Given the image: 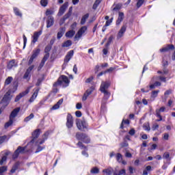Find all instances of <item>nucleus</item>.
Here are the masks:
<instances>
[{
	"label": "nucleus",
	"mask_w": 175,
	"mask_h": 175,
	"mask_svg": "<svg viewBox=\"0 0 175 175\" xmlns=\"http://www.w3.org/2000/svg\"><path fill=\"white\" fill-rule=\"evenodd\" d=\"M76 125L79 131H81L82 132H85V131L88 129V124L84 119L82 120L80 119H77Z\"/></svg>",
	"instance_id": "nucleus-2"
},
{
	"label": "nucleus",
	"mask_w": 175,
	"mask_h": 175,
	"mask_svg": "<svg viewBox=\"0 0 175 175\" xmlns=\"http://www.w3.org/2000/svg\"><path fill=\"white\" fill-rule=\"evenodd\" d=\"M158 128H159V125L158 124H153V126H152V129L153 131H156V129H158Z\"/></svg>",
	"instance_id": "nucleus-62"
},
{
	"label": "nucleus",
	"mask_w": 175,
	"mask_h": 175,
	"mask_svg": "<svg viewBox=\"0 0 175 175\" xmlns=\"http://www.w3.org/2000/svg\"><path fill=\"white\" fill-rule=\"evenodd\" d=\"M100 92L104 94V98L105 99H108L109 98H110L111 93H110V92H109V90H107V89L100 88Z\"/></svg>",
	"instance_id": "nucleus-19"
},
{
	"label": "nucleus",
	"mask_w": 175,
	"mask_h": 175,
	"mask_svg": "<svg viewBox=\"0 0 175 175\" xmlns=\"http://www.w3.org/2000/svg\"><path fill=\"white\" fill-rule=\"evenodd\" d=\"M143 128L144 131H148V132H150V131H151V128L150 127V125L144 124Z\"/></svg>",
	"instance_id": "nucleus-54"
},
{
	"label": "nucleus",
	"mask_w": 175,
	"mask_h": 175,
	"mask_svg": "<svg viewBox=\"0 0 175 175\" xmlns=\"http://www.w3.org/2000/svg\"><path fill=\"white\" fill-rule=\"evenodd\" d=\"M38 94H39V89H37L34 91L31 97L29 100V103H32V102H33L36 99V98H38Z\"/></svg>",
	"instance_id": "nucleus-20"
},
{
	"label": "nucleus",
	"mask_w": 175,
	"mask_h": 175,
	"mask_svg": "<svg viewBox=\"0 0 175 175\" xmlns=\"http://www.w3.org/2000/svg\"><path fill=\"white\" fill-rule=\"evenodd\" d=\"M143 3H144V0H137V8H140Z\"/></svg>",
	"instance_id": "nucleus-49"
},
{
	"label": "nucleus",
	"mask_w": 175,
	"mask_h": 175,
	"mask_svg": "<svg viewBox=\"0 0 175 175\" xmlns=\"http://www.w3.org/2000/svg\"><path fill=\"white\" fill-rule=\"evenodd\" d=\"M115 38L114 36L111 35L109 36V38H108L107 42L105 44V47H109V46H110V44H111V43H113V40H114Z\"/></svg>",
	"instance_id": "nucleus-25"
},
{
	"label": "nucleus",
	"mask_w": 175,
	"mask_h": 175,
	"mask_svg": "<svg viewBox=\"0 0 175 175\" xmlns=\"http://www.w3.org/2000/svg\"><path fill=\"white\" fill-rule=\"evenodd\" d=\"M75 33H76V31L75 30H70L66 33V38H73V36H75Z\"/></svg>",
	"instance_id": "nucleus-26"
},
{
	"label": "nucleus",
	"mask_w": 175,
	"mask_h": 175,
	"mask_svg": "<svg viewBox=\"0 0 175 175\" xmlns=\"http://www.w3.org/2000/svg\"><path fill=\"white\" fill-rule=\"evenodd\" d=\"M73 54H75V51L73 50H71L68 52L66 54L65 58H64V64H68L70 59H72V57H73Z\"/></svg>",
	"instance_id": "nucleus-11"
},
{
	"label": "nucleus",
	"mask_w": 175,
	"mask_h": 175,
	"mask_svg": "<svg viewBox=\"0 0 175 175\" xmlns=\"http://www.w3.org/2000/svg\"><path fill=\"white\" fill-rule=\"evenodd\" d=\"M110 84L111 83L109 81L102 82L100 88H109Z\"/></svg>",
	"instance_id": "nucleus-32"
},
{
	"label": "nucleus",
	"mask_w": 175,
	"mask_h": 175,
	"mask_svg": "<svg viewBox=\"0 0 175 175\" xmlns=\"http://www.w3.org/2000/svg\"><path fill=\"white\" fill-rule=\"evenodd\" d=\"M9 154H10V152H6L5 153V156H3L1 158V160L0 161V165H3V162H6V159H8V155H9Z\"/></svg>",
	"instance_id": "nucleus-30"
},
{
	"label": "nucleus",
	"mask_w": 175,
	"mask_h": 175,
	"mask_svg": "<svg viewBox=\"0 0 175 175\" xmlns=\"http://www.w3.org/2000/svg\"><path fill=\"white\" fill-rule=\"evenodd\" d=\"M87 29H88L87 26L81 27L76 33L75 39H77V40H79V39H80V38H81V36H83V35L87 32Z\"/></svg>",
	"instance_id": "nucleus-5"
},
{
	"label": "nucleus",
	"mask_w": 175,
	"mask_h": 175,
	"mask_svg": "<svg viewBox=\"0 0 175 175\" xmlns=\"http://www.w3.org/2000/svg\"><path fill=\"white\" fill-rule=\"evenodd\" d=\"M46 16H51V14H54V11L53 10L48 9L45 12Z\"/></svg>",
	"instance_id": "nucleus-48"
},
{
	"label": "nucleus",
	"mask_w": 175,
	"mask_h": 175,
	"mask_svg": "<svg viewBox=\"0 0 175 175\" xmlns=\"http://www.w3.org/2000/svg\"><path fill=\"white\" fill-rule=\"evenodd\" d=\"M13 124V119L10 118V120L5 124V128L8 129L10 125Z\"/></svg>",
	"instance_id": "nucleus-43"
},
{
	"label": "nucleus",
	"mask_w": 175,
	"mask_h": 175,
	"mask_svg": "<svg viewBox=\"0 0 175 175\" xmlns=\"http://www.w3.org/2000/svg\"><path fill=\"white\" fill-rule=\"evenodd\" d=\"M12 81H13V77H8L5 81V85H9V84H10L12 83Z\"/></svg>",
	"instance_id": "nucleus-39"
},
{
	"label": "nucleus",
	"mask_w": 175,
	"mask_h": 175,
	"mask_svg": "<svg viewBox=\"0 0 175 175\" xmlns=\"http://www.w3.org/2000/svg\"><path fill=\"white\" fill-rule=\"evenodd\" d=\"M103 173H106L107 175H111L113 173V168H107L103 170Z\"/></svg>",
	"instance_id": "nucleus-34"
},
{
	"label": "nucleus",
	"mask_w": 175,
	"mask_h": 175,
	"mask_svg": "<svg viewBox=\"0 0 175 175\" xmlns=\"http://www.w3.org/2000/svg\"><path fill=\"white\" fill-rule=\"evenodd\" d=\"M77 146H78L81 150H85L81 152V154L84 157H86V158H88V152H87V151H88V148H87V146H84V144H83V142H79L77 144Z\"/></svg>",
	"instance_id": "nucleus-7"
},
{
	"label": "nucleus",
	"mask_w": 175,
	"mask_h": 175,
	"mask_svg": "<svg viewBox=\"0 0 175 175\" xmlns=\"http://www.w3.org/2000/svg\"><path fill=\"white\" fill-rule=\"evenodd\" d=\"M126 31V25H124L118 33L117 39H121L124 36V33Z\"/></svg>",
	"instance_id": "nucleus-10"
},
{
	"label": "nucleus",
	"mask_w": 175,
	"mask_h": 175,
	"mask_svg": "<svg viewBox=\"0 0 175 175\" xmlns=\"http://www.w3.org/2000/svg\"><path fill=\"white\" fill-rule=\"evenodd\" d=\"M33 117H35V115H33V113H31L29 116L25 118L24 120L25 122H28L29 121H31V120H32Z\"/></svg>",
	"instance_id": "nucleus-38"
},
{
	"label": "nucleus",
	"mask_w": 175,
	"mask_h": 175,
	"mask_svg": "<svg viewBox=\"0 0 175 175\" xmlns=\"http://www.w3.org/2000/svg\"><path fill=\"white\" fill-rule=\"evenodd\" d=\"M27 148V146L23 147V146H18L17 149L14 151L12 159H17L18 158V156L20 154H25V150Z\"/></svg>",
	"instance_id": "nucleus-4"
},
{
	"label": "nucleus",
	"mask_w": 175,
	"mask_h": 175,
	"mask_svg": "<svg viewBox=\"0 0 175 175\" xmlns=\"http://www.w3.org/2000/svg\"><path fill=\"white\" fill-rule=\"evenodd\" d=\"M64 33H65V27H62L59 31L57 33V39H60L62 36H64Z\"/></svg>",
	"instance_id": "nucleus-29"
},
{
	"label": "nucleus",
	"mask_w": 175,
	"mask_h": 175,
	"mask_svg": "<svg viewBox=\"0 0 175 175\" xmlns=\"http://www.w3.org/2000/svg\"><path fill=\"white\" fill-rule=\"evenodd\" d=\"M93 91L94 90L92 89H88L83 96L82 100L83 102L87 100V98L88 96H90V95H91V94H92Z\"/></svg>",
	"instance_id": "nucleus-18"
},
{
	"label": "nucleus",
	"mask_w": 175,
	"mask_h": 175,
	"mask_svg": "<svg viewBox=\"0 0 175 175\" xmlns=\"http://www.w3.org/2000/svg\"><path fill=\"white\" fill-rule=\"evenodd\" d=\"M116 161H118L119 163H121V162H122V154H121L120 153H118L116 154Z\"/></svg>",
	"instance_id": "nucleus-40"
},
{
	"label": "nucleus",
	"mask_w": 175,
	"mask_h": 175,
	"mask_svg": "<svg viewBox=\"0 0 175 175\" xmlns=\"http://www.w3.org/2000/svg\"><path fill=\"white\" fill-rule=\"evenodd\" d=\"M49 4V0H41L40 5H42L44 8H46Z\"/></svg>",
	"instance_id": "nucleus-47"
},
{
	"label": "nucleus",
	"mask_w": 175,
	"mask_h": 175,
	"mask_svg": "<svg viewBox=\"0 0 175 175\" xmlns=\"http://www.w3.org/2000/svg\"><path fill=\"white\" fill-rule=\"evenodd\" d=\"M66 125L68 129L73 128V116L70 113H68L66 117Z\"/></svg>",
	"instance_id": "nucleus-8"
},
{
	"label": "nucleus",
	"mask_w": 175,
	"mask_h": 175,
	"mask_svg": "<svg viewBox=\"0 0 175 175\" xmlns=\"http://www.w3.org/2000/svg\"><path fill=\"white\" fill-rule=\"evenodd\" d=\"M44 64H46V62H44L43 60H42L38 66V70H40L42 69V68H43V66H44Z\"/></svg>",
	"instance_id": "nucleus-53"
},
{
	"label": "nucleus",
	"mask_w": 175,
	"mask_h": 175,
	"mask_svg": "<svg viewBox=\"0 0 175 175\" xmlns=\"http://www.w3.org/2000/svg\"><path fill=\"white\" fill-rule=\"evenodd\" d=\"M91 173H92L93 174H98V173H99V168L94 167L91 170Z\"/></svg>",
	"instance_id": "nucleus-44"
},
{
	"label": "nucleus",
	"mask_w": 175,
	"mask_h": 175,
	"mask_svg": "<svg viewBox=\"0 0 175 175\" xmlns=\"http://www.w3.org/2000/svg\"><path fill=\"white\" fill-rule=\"evenodd\" d=\"M112 22H113V18H111L110 21H107L105 23V27H109V25H110Z\"/></svg>",
	"instance_id": "nucleus-58"
},
{
	"label": "nucleus",
	"mask_w": 175,
	"mask_h": 175,
	"mask_svg": "<svg viewBox=\"0 0 175 175\" xmlns=\"http://www.w3.org/2000/svg\"><path fill=\"white\" fill-rule=\"evenodd\" d=\"M43 148H44V147H42L40 146H38L37 148V150L36 151V152H40V151H42L43 150Z\"/></svg>",
	"instance_id": "nucleus-63"
},
{
	"label": "nucleus",
	"mask_w": 175,
	"mask_h": 175,
	"mask_svg": "<svg viewBox=\"0 0 175 175\" xmlns=\"http://www.w3.org/2000/svg\"><path fill=\"white\" fill-rule=\"evenodd\" d=\"M69 83H70V81H69L68 77L66 75H61L58 78L57 81L53 84V87H68Z\"/></svg>",
	"instance_id": "nucleus-1"
},
{
	"label": "nucleus",
	"mask_w": 175,
	"mask_h": 175,
	"mask_svg": "<svg viewBox=\"0 0 175 175\" xmlns=\"http://www.w3.org/2000/svg\"><path fill=\"white\" fill-rule=\"evenodd\" d=\"M7 137H8L6 135L1 136L0 137V144H2V143H3V142H5V140H6Z\"/></svg>",
	"instance_id": "nucleus-55"
},
{
	"label": "nucleus",
	"mask_w": 175,
	"mask_h": 175,
	"mask_svg": "<svg viewBox=\"0 0 175 175\" xmlns=\"http://www.w3.org/2000/svg\"><path fill=\"white\" fill-rule=\"evenodd\" d=\"M88 17H90L89 14H86L82 17V18L81 20V25H84L85 24V21H87V20L88 19Z\"/></svg>",
	"instance_id": "nucleus-28"
},
{
	"label": "nucleus",
	"mask_w": 175,
	"mask_h": 175,
	"mask_svg": "<svg viewBox=\"0 0 175 175\" xmlns=\"http://www.w3.org/2000/svg\"><path fill=\"white\" fill-rule=\"evenodd\" d=\"M120 146V150H121V148H124V147H128V146H129V144H128V142H126V140L124 139V141L122 143H121Z\"/></svg>",
	"instance_id": "nucleus-41"
},
{
	"label": "nucleus",
	"mask_w": 175,
	"mask_h": 175,
	"mask_svg": "<svg viewBox=\"0 0 175 175\" xmlns=\"http://www.w3.org/2000/svg\"><path fill=\"white\" fill-rule=\"evenodd\" d=\"M158 94H159V90H154L152 92L151 98H157L158 96Z\"/></svg>",
	"instance_id": "nucleus-42"
},
{
	"label": "nucleus",
	"mask_w": 175,
	"mask_h": 175,
	"mask_svg": "<svg viewBox=\"0 0 175 175\" xmlns=\"http://www.w3.org/2000/svg\"><path fill=\"white\" fill-rule=\"evenodd\" d=\"M76 138L77 139V140H81L82 142H83V143H85L86 144H88V143H90V138H88V135L83 133H77Z\"/></svg>",
	"instance_id": "nucleus-3"
},
{
	"label": "nucleus",
	"mask_w": 175,
	"mask_h": 175,
	"mask_svg": "<svg viewBox=\"0 0 175 175\" xmlns=\"http://www.w3.org/2000/svg\"><path fill=\"white\" fill-rule=\"evenodd\" d=\"M122 5L121 4H117L113 9V11L117 12L121 9Z\"/></svg>",
	"instance_id": "nucleus-50"
},
{
	"label": "nucleus",
	"mask_w": 175,
	"mask_h": 175,
	"mask_svg": "<svg viewBox=\"0 0 175 175\" xmlns=\"http://www.w3.org/2000/svg\"><path fill=\"white\" fill-rule=\"evenodd\" d=\"M13 9L14 14H16L18 17H23V14L21 13V12H20V10L18 8L14 7Z\"/></svg>",
	"instance_id": "nucleus-27"
},
{
	"label": "nucleus",
	"mask_w": 175,
	"mask_h": 175,
	"mask_svg": "<svg viewBox=\"0 0 175 175\" xmlns=\"http://www.w3.org/2000/svg\"><path fill=\"white\" fill-rule=\"evenodd\" d=\"M83 107V105H81V103H78L76 105V109H77V110H80V109H81Z\"/></svg>",
	"instance_id": "nucleus-59"
},
{
	"label": "nucleus",
	"mask_w": 175,
	"mask_h": 175,
	"mask_svg": "<svg viewBox=\"0 0 175 175\" xmlns=\"http://www.w3.org/2000/svg\"><path fill=\"white\" fill-rule=\"evenodd\" d=\"M16 66V62L14 60L10 61L8 64V68L12 69V68Z\"/></svg>",
	"instance_id": "nucleus-36"
},
{
	"label": "nucleus",
	"mask_w": 175,
	"mask_h": 175,
	"mask_svg": "<svg viewBox=\"0 0 175 175\" xmlns=\"http://www.w3.org/2000/svg\"><path fill=\"white\" fill-rule=\"evenodd\" d=\"M71 16L72 14H70V12H68L67 14H66L62 19V23H65V21H66V20H68V18H69V17H70Z\"/></svg>",
	"instance_id": "nucleus-37"
},
{
	"label": "nucleus",
	"mask_w": 175,
	"mask_h": 175,
	"mask_svg": "<svg viewBox=\"0 0 175 175\" xmlns=\"http://www.w3.org/2000/svg\"><path fill=\"white\" fill-rule=\"evenodd\" d=\"M27 45V37L25 35H23V49H25V46Z\"/></svg>",
	"instance_id": "nucleus-57"
},
{
	"label": "nucleus",
	"mask_w": 175,
	"mask_h": 175,
	"mask_svg": "<svg viewBox=\"0 0 175 175\" xmlns=\"http://www.w3.org/2000/svg\"><path fill=\"white\" fill-rule=\"evenodd\" d=\"M76 27H77V23L74 22V23L70 25L71 30L74 31V29H76Z\"/></svg>",
	"instance_id": "nucleus-56"
},
{
	"label": "nucleus",
	"mask_w": 175,
	"mask_h": 175,
	"mask_svg": "<svg viewBox=\"0 0 175 175\" xmlns=\"http://www.w3.org/2000/svg\"><path fill=\"white\" fill-rule=\"evenodd\" d=\"M29 93V90L27 89L25 91L22 92L18 96H16V97L15 98L14 101L15 102H18V100H20V99H21V98H23V96H25V95H27Z\"/></svg>",
	"instance_id": "nucleus-14"
},
{
	"label": "nucleus",
	"mask_w": 175,
	"mask_h": 175,
	"mask_svg": "<svg viewBox=\"0 0 175 175\" xmlns=\"http://www.w3.org/2000/svg\"><path fill=\"white\" fill-rule=\"evenodd\" d=\"M53 25H54V17L49 16L46 21V28H50L53 27Z\"/></svg>",
	"instance_id": "nucleus-17"
},
{
	"label": "nucleus",
	"mask_w": 175,
	"mask_h": 175,
	"mask_svg": "<svg viewBox=\"0 0 175 175\" xmlns=\"http://www.w3.org/2000/svg\"><path fill=\"white\" fill-rule=\"evenodd\" d=\"M20 166V163L19 162H16L14 164V165L12 166V168L10 170V173H12L13 174V173H16V170H17V169H18V167Z\"/></svg>",
	"instance_id": "nucleus-24"
},
{
	"label": "nucleus",
	"mask_w": 175,
	"mask_h": 175,
	"mask_svg": "<svg viewBox=\"0 0 175 175\" xmlns=\"http://www.w3.org/2000/svg\"><path fill=\"white\" fill-rule=\"evenodd\" d=\"M50 135V131H46L42 135V139L39 142V144H43L47 139H49V136Z\"/></svg>",
	"instance_id": "nucleus-21"
},
{
	"label": "nucleus",
	"mask_w": 175,
	"mask_h": 175,
	"mask_svg": "<svg viewBox=\"0 0 175 175\" xmlns=\"http://www.w3.org/2000/svg\"><path fill=\"white\" fill-rule=\"evenodd\" d=\"M12 99V91L8 90L4 95L2 102H9Z\"/></svg>",
	"instance_id": "nucleus-16"
},
{
	"label": "nucleus",
	"mask_w": 175,
	"mask_h": 175,
	"mask_svg": "<svg viewBox=\"0 0 175 175\" xmlns=\"http://www.w3.org/2000/svg\"><path fill=\"white\" fill-rule=\"evenodd\" d=\"M72 46V40H68L62 44V47H70Z\"/></svg>",
	"instance_id": "nucleus-31"
},
{
	"label": "nucleus",
	"mask_w": 175,
	"mask_h": 175,
	"mask_svg": "<svg viewBox=\"0 0 175 175\" xmlns=\"http://www.w3.org/2000/svg\"><path fill=\"white\" fill-rule=\"evenodd\" d=\"M75 115H76V117H78V118L81 117V116H82L81 111H77L75 112Z\"/></svg>",
	"instance_id": "nucleus-64"
},
{
	"label": "nucleus",
	"mask_w": 175,
	"mask_h": 175,
	"mask_svg": "<svg viewBox=\"0 0 175 175\" xmlns=\"http://www.w3.org/2000/svg\"><path fill=\"white\" fill-rule=\"evenodd\" d=\"M40 35H42V30L39 31H35L32 36L33 40L31 41V43L35 44L36 42H38V40L39 39V36H40Z\"/></svg>",
	"instance_id": "nucleus-12"
},
{
	"label": "nucleus",
	"mask_w": 175,
	"mask_h": 175,
	"mask_svg": "<svg viewBox=\"0 0 175 175\" xmlns=\"http://www.w3.org/2000/svg\"><path fill=\"white\" fill-rule=\"evenodd\" d=\"M155 87H161V82L156 81L154 83H150V88H155Z\"/></svg>",
	"instance_id": "nucleus-35"
},
{
	"label": "nucleus",
	"mask_w": 175,
	"mask_h": 175,
	"mask_svg": "<svg viewBox=\"0 0 175 175\" xmlns=\"http://www.w3.org/2000/svg\"><path fill=\"white\" fill-rule=\"evenodd\" d=\"M122 20H124V12H119V16L116 21V25H120L122 23Z\"/></svg>",
	"instance_id": "nucleus-23"
},
{
	"label": "nucleus",
	"mask_w": 175,
	"mask_h": 175,
	"mask_svg": "<svg viewBox=\"0 0 175 175\" xmlns=\"http://www.w3.org/2000/svg\"><path fill=\"white\" fill-rule=\"evenodd\" d=\"M21 109V108L20 107H16L10 113V118H11V120H13V118H16V117H17V115L18 114V113H20V110Z\"/></svg>",
	"instance_id": "nucleus-15"
},
{
	"label": "nucleus",
	"mask_w": 175,
	"mask_h": 175,
	"mask_svg": "<svg viewBox=\"0 0 175 175\" xmlns=\"http://www.w3.org/2000/svg\"><path fill=\"white\" fill-rule=\"evenodd\" d=\"M68 6H69L68 2H65L59 8L57 16H61L65 12H66V9H68Z\"/></svg>",
	"instance_id": "nucleus-9"
},
{
	"label": "nucleus",
	"mask_w": 175,
	"mask_h": 175,
	"mask_svg": "<svg viewBox=\"0 0 175 175\" xmlns=\"http://www.w3.org/2000/svg\"><path fill=\"white\" fill-rule=\"evenodd\" d=\"M164 159H169L170 158V154L169 152H165L163 155Z\"/></svg>",
	"instance_id": "nucleus-52"
},
{
	"label": "nucleus",
	"mask_w": 175,
	"mask_h": 175,
	"mask_svg": "<svg viewBox=\"0 0 175 175\" xmlns=\"http://www.w3.org/2000/svg\"><path fill=\"white\" fill-rule=\"evenodd\" d=\"M39 136H40V129H38L32 133L33 139L31 140V143H33L35 142V139H38Z\"/></svg>",
	"instance_id": "nucleus-13"
},
{
	"label": "nucleus",
	"mask_w": 175,
	"mask_h": 175,
	"mask_svg": "<svg viewBox=\"0 0 175 175\" xmlns=\"http://www.w3.org/2000/svg\"><path fill=\"white\" fill-rule=\"evenodd\" d=\"M100 2H102V0H96L93 5L92 9H94V10H96V9H97L98 6H99V4L100 3Z\"/></svg>",
	"instance_id": "nucleus-33"
},
{
	"label": "nucleus",
	"mask_w": 175,
	"mask_h": 175,
	"mask_svg": "<svg viewBox=\"0 0 175 175\" xmlns=\"http://www.w3.org/2000/svg\"><path fill=\"white\" fill-rule=\"evenodd\" d=\"M114 70V68L111 67L105 70V73H111Z\"/></svg>",
	"instance_id": "nucleus-61"
},
{
	"label": "nucleus",
	"mask_w": 175,
	"mask_h": 175,
	"mask_svg": "<svg viewBox=\"0 0 175 175\" xmlns=\"http://www.w3.org/2000/svg\"><path fill=\"white\" fill-rule=\"evenodd\" d=\"M169 50H174V45L168 44L166 47L160 49V52L165 53V51H169Z\"/></svg>",
	"instance_id": "nucleus-22"
},
{
	"label": "nucleus",
	"mask_w": 175,
	"mask_h": 175,
	"mask_svg": "<svg viewBox=\"0 0 175 175\" xmlns=\"http://www.w3.org/2000/svg\"><path fill=\"white\" fill-rule=\"evenodd\" d=\"M39 54H40V49L38 48L33 51L32 55L28 62L29 65H31L32 62H33V59H35L38 57V55H39Z\"/></svg>",
	"instance_id": "nucleus-6"
},
{
	"label": "nucleus",
	"mask_w": 175,
	"mask_h": 175,
	"mask_svg": "<svg viewBox=\"0 0 175 175\" xmlns=\"http://www.w3.org/2000/svg\"><path fill=\"white\" fill-rule=\"evenodd\" d=\"M51 51V45H48L45 47L44 53L45 54H50V51Z\"/></svg>",
	"instance_id": "nucleus-46"
},
{
	"label": "nucleus",
	"mask_w": 175,
	"mask_h": 175,
	"mask_svg": "<svg viewBox=\"0 0 175 175\" xmlns=\"http://www.w3.org/2000/svg\"><path fill=\"white\" fill-rule=\"evenodd\" d=\"M49 57H50V53H46L44 57L42 58V61H43L44 62H46V61L49 59Z\"/></svg>",
	"instance_id": "nucleus-51"
},
{
	"label": "nucleus",
	"mask_w": 175,
	"mask_h": 175,
	"mask_svg": "<svg viewBox=\"0 0 175 175\" xmlns=\"http://www.w3.org/2000/svg\"><path fill=\"white\" fill-rule=\"evenodd\" d=\"M129 133L131 135V136H133L135 133H136V131H135V129H132L129 131Z\"/></svg>",
	"instance_id": "nucleus-60"
},
{
	"label": "nucleus",
	"mask_w": 175,
	"mask_h": 175,
	"mask_svg": "<svg viewBox=\"0 0 175 175\" xmlns=\"http://www.w3.org/2000/svg\"><path fill=\"white\" fill-rule=\"evenodd\" d=\"M8 171V167L6 166H1L0 167V174H3L5 172Z\"/></svg>",
	"instance_id": "nucleus-45"
}]
</instances>
